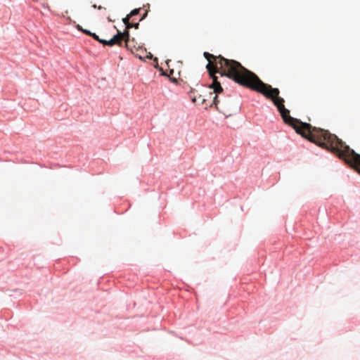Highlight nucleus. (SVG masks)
Here are the masks:
<instances>
[{
  "mask_svg": "<svg viewBox=\"0 0 360 360\" xmlns=\"http://www.w3.org/2000/svg\"><path fill=\"white\" fill-rule=\"evenodd\" d=\"M131 18V16H128V15H127L125 18H124L122 19L123 22H124L125 25H127V23H129V18Z\"/></svg>",
  "mask_w": 360,
  "mask_h": 360,
  "instance_id": "9d476101",
  "label": "nucleus"
},
{
  "mask_svg": "<svg viewBox=\"0 0 360 360\" xmlns=\"http://www.w3.org/2000/svg\"><path fill=\"white\" fill-rule=\"evenodd\" d=\"M140 13V8H134L133 10L131 11V12L129 13V14H128V16H134V15H139Z\"/></svg>",
  "mask_w": 360,
  "mask_h": 360,
  "instance_id": "0eeeda50",
  "label": "nucleus"
},
{
  "mask_svg": "<svg viewBox=\"0 0 360 360\" xmlns=\"http://www.w3.org/2000/svg\"><path fill=\"white\" fill-rule=\"evenodd\" d=\"M90 37H91L94 40L99 42L100 44L105 46L111 45L112 43V40L107 41L106 39H101L97 35L95 32H91Z\"/></svg>",
  "mask_w": 360,
  "mask_h": 360,
  "instance_id": "7ed1b4c3",
  "label": "nucleus"
},
{
  "mask_svg": "<svg viewBox=\"0 0 360 360\" xmlns=\"http://www.w3.org/2000/svg\"><path fill=\"white\" fill-rule=\"evenodd\" d=\"M204 105H205V108L207 109L208 106L212 107L214 104L213 103V100L212 99L210 101L209 98V96H207V97H205V103Z\"/></svg>",
  "mask_w": 360,
  "mask_h": 360,
  "instance_id": "423d86ee",
  "label": "nucleus"
},
{
  "mask_svg": "<svg viewBox=\"0 0 360 360\" xmlns=\"http://www.w3.org/2000/svg\"><path fill=\"white\" fill-rule=\"evenodd\" d=\"M82 32L86 35L90 36L92 32H91L89 30L83 28Z\"/></svg>",
  "mask_w": 360,
  "mask_h": 360,
  "instance_id": "1a4fd4ad",
  "label": "nucleus"
},
{
  "mask_svg": "<svg viewBox=\"0 0 360 360\" xmlns=\"http://www.w3.org/2000/svg\"><path fill=\"white\" fill-rule=\"evenodd\" d=\"M178 75L180 77V71H178Z\"/></svg>",
  "mask_w": 360,
  "mask_h": 360,
  "instance_id": "6ab92c4d",
  "label": "nucleus"
},
{
  "mask_svg": "<svg viewBox=\"0 0 360 360\" xmlns=\"http://www.w3.org/2000/svg\"><path fill=\"white\" fill-rule=\"evenodd\" d=\"M203 56L208 60L206 68L212 79L210 89H214L216 93L223 91V88L215 76L216 73H220L221 76H226L242 86L257 91L272 101L284 122L291 126L297 134L309 141L330 150L348 164V146L328 131L312 127L310 124L292 117L290 111L285 108L284 99L279 96L278 89L264 83L254 72L244 68L236 60L226 59L221 56H215L208 52H204Z\"/></svg>",
  "mask_w": 360,
  "mask_h": 360,
  "instance_id": "f257e3e1",
  "label": "nucleus"
},
{
  "mask_svg": "<svg viewBox=\"0 0 360 360\" xmlns=\"http://www.w3.org/2000/svg\"><path fill=\"white\" fill-rule=\"evenodd\" d=\"M148 58H153V55H152V53H149Z\"/></svg>",
  "mask_w": 360,
  "mask_h": 360,
  "instance_id": "dca6fc26",
  "label": "nucleus"
},
{
  "mask_svg": "<svg viewBox=\"0 0 360 360\" xmlns=\"http://www.w3.org/2000/svg\"><path fill=\"white\" fill-rule=\"evenodd\" d=\"M213 89V91H210L207 89L204 90L201 94L191 91L189 93V96L193 103L197 105H204L205 103V97L209 96L210 100H213L215 108L224 115H227L229 112V105L225 102V100L221 101L219 98L218 94Z\"/></svg>",
  "mask_w": 360,
  "mask_h": 360,
  "instance_id": "f03ea898",
  "label": "nucleus"
},
{
  "mask_svg": "<svg viewBox=\"0 0 360 360\" xmlns=\"http://www.w3.org/2000/svg\"><path fill=\"white\" fill-rule=\"evenodd\" d=\"M165 62L167 64V66L169 68V63L171 62V60H167Z\"/></svg>",
  "mask_w": 360,
  "mask_h": 360,
  "instance_id": "2eb2a0df",
  "label": "nucleus"
},
{
  "mask_svg": "<svg viewBox=\"0 0 360 360\" xmlns=\"http://www.w3.org/2000/svg\"><path fill=\"white\" fill-rule=\"evenodd\" d=\"M75 27L78 31L82 32L83 27L80 25H77Z\"/></svg>",
  "mask_w": 360,
  "mask_h": 360,
  "instance_id": "f8f14e48",
  "label": "nucleus"
},
{
  "mask_svg": "<svg viewBox=\"0 0 360 360\" xmlns=\"http://www.w3.org/2000/svg\"><path fill=\"white\" fill-rule=\"evenodd\" d=\"M121 37H123V32H121L120 30H117V34H114L112 36V37L111 38V40H112V44L108 45V46H110V47L113 46L116 44V41H117V39Z\"/></svg>",
  "mask_w": 360,
  "mask_h": 360,
  "instance_id": "20e7f679",
  "label": "nucleus"
},
{
  "mask_svg": "<svg viewBox=\"0 0 360 360\" xmlns=\"http://www.w3.org/2000/svg\"><path fill=\"white\" fill-rule=\"evenodd\" d=\"M146 14L143 15V16L139 19V22L143 20L146 18Z\"/></svg>",
  "mask_w": 360,
  "mask_h": 360,
  "instance_id": "ddd939ff",
  "label": "nucleus"
},
{
  "mask_svg": "<svg viewBox=\"0 0 360 360\" xmlns=\"http://www.w3.org/2000/svg\"><path fill=\"white\" fill-rule=\"evenodd\" d=\"M92 7H93L94 8H98V9H99V10H101V9L103 8L101 6H97L96 4H93V5H92Z\"/></svg>",
  "mask_w": 360,
  "mask_h": 360,
  "instance_id": "9b49d317",
  "label": "nucleus"
},
{
  "mask_svg": "<svg viewBox=\"0 0 360 360\" xmlns=\"http://www.w3.org/2000/svg\"><path fill=\"white\" fill-rule=\"evenodd\" d=\"M128 28L133 27L134 29H139V22H133L129 25H127Z\"/></svg>",
  "mask_w": 360,
  "mask_h": 360,
  "instance_id": "6e6552de",
  "label": "nucleus"
},
{
  "mask_svg": "<svg viewBox=\"0 0 360 360\" xmlns=\"http://www.w3.org/2000/svg\"><path fill=\"white\" fill-rule=\"evenodd\" d=\"M128 29L129 28L127 27V29H125L123 31V38L126 42L129 40V37H130V34H129V31Z\"/></svg>",
  "mask_w": 360,
  "mask_h": 360,
  "instance_id": "39448f33",
  "label": "nucleus"
},
{
  "mask_svg": "<svg viewBox=\"0 0 360 360\" xmlns=\"http://www.w3.org/2000/svg\"><path fill=\"white\" fill-rule=\"evenodd\" d=\"M146 14L143 15V16L139 19V22L143 20L146 18Z\"/></svg>",
  "mask_w": 360,
  "mask_h": 360,
  "instance_id": "4468645a",
  "label": "nucleus"
},
{
  "mask_svg": "<svg viewBox=\"0 0 360 360\" xmlns=\"http://www.w3.org/2000/svg\"><path fill=\"white\" fill-rule=\"evenodd\" d=\"M171 73L174 72V70H170Z\"/></svg>",
  "mask_w": 360,
  "mask_h": 360,
  "instance_id": "a211bd4d",
  "label": "nucleus"
},
{
  "mask_svg": "<svg viewBox=\"0 0 360 360\" xmlns=\"http://www.w3.org/2000/svg\"><path fill=\"white\" fill-rule=\"evenodd\" d=\"M173 82H177V79L176 78H174L173 79Z\"/></svg>",
  "mask_w": 360,
  "mask_h": 360,
  "instance_id": "f3484780",
  "label": "nucleus"
}]
</instances>
